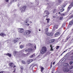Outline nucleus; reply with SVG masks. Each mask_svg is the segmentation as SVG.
I'll return each instance as SVG.
<instances>
[{"label": "nucleus", "instance_id": "obj_36", "mask_svg": "<svg viewBox=\"0 0 73 73\" xmlns=\"http://www.w3.org/2000/svg\"><path fill=\"white\" fill-rule=\"evenodd\" d=\"M73 64V62L72 61H71L70 62V65H72Z\"/></svg>", "mask_w": 73, "mask_h": 73}, {"label": "nucleus", "instance_id": "obj_10", "mask_svg": "<svg viewBox=\"0 0 73 73\" xmlns=\"http://www.w3.org/2000/svg\"><path fill=\"white\" fill-rule=\"evenodd\" d=\"M44 14H45H45L47 15H45L46 17V16H48V15H49V12H48V11H44Z\"/></svg>", "mask_w": 73, "mask_h": 73}, {"label": "nucleus", "instance_id": "obj_60", "mask_svg": "<svg viewBox=\"0 0 73 73\" xmlns=\"http://www.w3.org/2000/svg\"><path fill=\"white\" fill-rule=\"evenodd\" d=\"M30 23H32V22H31Z\"/></svg>", "mask_w": 73, "mask_h": 73}, {"label": "nucleus", "instance_id": "obj_63", "mask_svg": "<svg viewBox=\"0 0 73 73\" xmlns=\"http://www.w3.org/2000/svg\"><path fill=\"white\" fill-rule=\"evenodd\" d=\"M60 15H61V14H60Z\"/></svg>", "mask_w": 73, "mask_h": 73}, {"label": "nucleus", "instance_id": "obj_3", "mask_svg": "<svg viewBox=\"0 0 73 73\" xmlns=\"http://www.w3.org/2000/svg\"><path fill=\"white\" fill-rule=\"evenodd\" d=\"M25 52H34V49L32 48H29L28 49H26L25 50Z\"/></svg>", "mask_w": 73, "mask_h": 73}, {"label": "nucleus", "instance_id": "obj_53", "mask_svg": "<svg viewBox=\"0 0 73 73\" xmlns=\"http://www.w3.org/2000/svg\"><path fill=\"white\" fill-rule=\"evenodd\" d=\"M58 14H60V12H59L58 13Z\"/></svg>", "mask_w": 73, "mask_h": 73}, {"label": "nucleus", "instance_id": "obj_17", "mask_svg": "<svg viewBox=\"0 0 73 73\" xmlns=\"http://www.w3.org/2000/svg\"><path fill=\"white\" fill-rule=\"evenodd\" d=\"M31 47V48H33L34 46H33V45L32 44H31V43H29L28 44Z\"/></svg>", "mask_w": 73, "mask_h": 73}, {"label": "nucleus", "instance_id": "obj_25", "mask_svg": "<svg viewBox=\"0 0 73 73\" xmlns=\"http://www.w3.org/2000/svg\"><path fill=\"white\" fill-rule=\"evenodd\" d=\"M20 47L21 49H22L23 48H24V45H21L20 46Z\"/></svg>", "mask_w": 73, "mask_h": 73}, {"label": "nucleus", "instance_id": "obj_30", "mask_svg": "<svg viewBox=\"0 0 73 73\" xmlns=\"http://www.w3.org/2000/svg\"><path fill=\"white\" fill-rule=\"evenodd\" d=\"M66 5V4L65 5H63L62 6V7L63 8H64L65 7Z\"/></svg>", "mask_w": 73, "mask_h": 73}, {"label": "nucleus", "instance_id": "obj_64", "mask_svg": "<svg viewBox=\"0 0 73 73\" xmlns=\"http://www.w3.org/2000/svg\"><path fill=\"white\" fill-rule=\"evenodd\" d=\"M47 17H48V16H47Z\"/></svg>", "mask_w": 73, "mask_h": 73}, {"label": "nucleus", "instance_id": "obj_44", "mask_svg": "<svg viewBox=\"0 0 73 73\" xmlns=\"http://www.w3.org/2000/svg\"><path fill=\"white\" fill-rule=\"evenodd\" d=\"M55 64V62H54L53 63V65H54Z\"/></svg>", "mask_w": 73, "mask_h": 73}, {"label": "nucleus", "instance_id": "obj_14", "mask_svg": "<svg viewBox=\"0 0 73 73\" xmlns=\"http://www.w3.org/2000/svg\"><path fill=\"white\" fill-rule=\"evenodd\" d=\"M54 41H55V39H52L50 40L49 42H50V43H53V42H54Z\"/></svg>", "mask_w": 73, "mask_h": 73}, {"label": "nucleus", "instance_id": "obj_47", "mask_svg": "<svg viewBox=\"0 0 73 73\" xmlns=\"http://www.w3.org/2000/svg\"><path fill=\"white\" fill-rule=\"evenodd\" d=\"M16 67V66H14V67H13V68H15V67Z\"/></svg>", "mask_w": 73, "mask_h": 73}, {"label": "nucleus", "instance_id": "obj_55", "mask_svg": "<svg viewBox=\"0 0 73 73\" xmlns=\"http://www.w3.org/2000/svg\"><path fill=\"white\" fill-rule=\"evenodd\" d=\"M35 1L36 2V1H37V0H35Z\"/></svg>", "mask_w": 73, "mask_h": 73}, {"label": "nucleus", "instance_id": "obj_61", "mask_svg": "<svg viewBox=\"0 0 73 73\" xmlns=\"http://www.w3.org/2000/svg\"><path fill=\"white\" fill-rule=\"evenodd\" d=\"M51 67H52V65H51Z\"/></svg>", "mask_w": 73, "mask_h": 73}, {"label": "nucleus", "instance_id": "obj_33", "mask_svg": "<svg viewBox=\"0 0 73 73\" xmlns=\"http://www.w3.org/2000/svg\"><path fill=\"white\" fill-rule=\"evenodd\" d=\"M36 49V45H35L34 47V50H35Z\"/></svg>", "mask_w": 73, "mask_h": 73}, {"label": "nucleus", "instance_id": "obj_35", "mask_svg": "<svg viewBox=\"0 0 73 73\" xmlns=\"http://www.w3.org/2000/svg\"><path fill=\"white\" fill-rule=\"evenodd\" d=\"M22 62L23 64H25V62L24 61H22Z\"/></svg>", "mask_w": 73, "mask_h": 73}, {"label": "nucleus", "instance_id": "obj_27", "mask_svg": "<svg viewBox=\"0 0 73 73\" xmlns=\"http://www.w3.org/2000/svg\"><path fill=\"white\" fill-rule=\"evenodd\" d=\"M46 20H47V23H49V20H50V19H46Z\"/></svg>", "mask_w": 73, "mask_h": 73}, {"label": "nucleus", "instance_id": "obj_23", "mask_svg": "<svg viewBox=\"0 0 73 73\" xmlns=\"http://www.w3.org/2000/svg\"><path fill=\"white\" fill-rule=\"evenodd\" d=\"M40 69H41V72H42L43 71V70L44 69V67H41L40 68Z\"/></svg>", "mask_w": 73, "mask_h": 73}, {"label": "nucleus", "instance_id": "obj_20", "mask_svg": "<svg viewBox=\"0 0 73 73\" xmlns=\"http://www.w3.org/2000/svg\"><path fill=\"white\" fill-rule=\"evenodd\" d=\"M35 56V54H34L32 55H31L30 56V58H33V57H34Z\"/></svg>", "mask_w": 73, "mask_h": 73}, {"label": "nucleus", "instance_id": "obj_7", "mask_svg": "<svg viewBox=\"0 0 73 73\" xmlns=\"http://www.w3.org/2000/svg\"><path fill=\"white\" fill-rule=\"evenodd\" d=\"M69 71V69L68 68H64L63 69V72H68Z\"/></svg>", "mask_w": 73, "mask_h": 73}, {"label": "nucleus", "instance_id": "obj_19", "mask_svg": "<svg viewBox=\"0 0 73 73\" xmlns=\"http://www.w3.org/2000/svg\"><path fill=\"white\" fill-rule=\"evenodd\" d=\"M33 61V59H30L29 60H28L27 61V62H29V63H31V62H32Z\"/></svg>", "mask_w": 73, "mask_h": 73}, {"label": "nucleus", "instance_id": "obj_28", "mask_svg": "<svg viewBox=\"0 0 73 73\" xmlns=\"http://www.w3.org/2000/svg\"><path fill=\"white\" fill-rule=\"evenodd\" d=\"M21 69V70H23V69H24V68H23V67L22 66H21L20 67Z\"/></svg>", "mask_w": 73, "mask_h": 73}, {"label": "nucleus", "instance_id": "obj_41", "mask_svg": "<svg viewBox=\"0 0 73 73\" xmlns=\"http://www.w3.org/2000/svg\"><path fill=\"white\" fill-rule=\"evenodd\" d=\"M26 25H27V26H29V24H26Z\"/></svg>", "mask_w": 73, "mask_h": 73}, {"label": "nucleus", "instance_id": "obj_1", "mask_svg": "<svg viewBox=\"0 0 73 73\" xmlns=\"http://www.w3.org/2000/svg\"><path fill=\"white\" fill-rule=\"evenodd\" d=\"M46 51V48L45 46L43 47L40 50V53L41 54H44Z\"/></svg>", "mask_w": 73, "mask_h": 73}, {"label": "nucleus", "instance_id": "obj_32", "mask_svg": "<svg viewBox=\"0 0 73 73\" xmlns=\"http://www.w3.org/2000/svg\"><path fill=\"white\" fill-rule=\"evenodd\" d=\"M56 10L54 9L53 10V13H56Z\"/></svg>", "mask_w": 73, "mask_h": 73}, {"label": "nucleus", "instance_id": "obj_12", "mask_svg": "<svg viewBox=\"0 0 73 73\" xmlns=\"http://www.w3.org/2000/svg\"><path fill=\"white\" fill-rule=\"evenodd\" d=\"M19 40H20L19 38H17L16 39H15L13 40V41L15 43L16 42H17V41H19Z\"/></svg>", "mask_w": 73, "mask_h": 73}, {"label": "nucleus", "instance_id": "obj_26", "mask_svg": "<svg viewBox=\"0 0 73 73\" xmlns=\"http://www.w3.org/2000/svg\"><path fill=\"white\" fill-rule=\"evenodd\" d=\"M17 0H12L11 1V3H13V2H16Z\"/></svg>", "mask_w": 73, "mask_h": 73}, {"label": "nucleus", "instance_id": "obj_40", "mask_svg": "<svg viewBox=\"0 0 73 73\" xmlns=\"http://www.w3.org/2000/svg\"><path fill=\"white\" fill-rule=\"evenodd\" d=\"M73 71V70H70V73H72V72H72V71Z\"/></svg>", "mask_w": 73, "mask_h": 73}, {"label": "nucleus", "instance_id": "obj_48", "mask_svg": "<svg viewBox=\"0 0 73 73\" xmlns=\"http://www.w3.org/2000/svg\"><path fill=\"white\" fill-rule=\"evenodd\" d=\"M71 58L72 59H73V56H72Z\"/></svg>", "mask_w": 73, "mask_h": 73}, {"label": "nucleus", "instance_id": "obj_11", "mask_svg": "<svg viewBox=\"0 0 73 73\" xmlns=\"http://www.w3.org/2000/svg\"><path fill=\"white\" fill-rule=\"evenodd\" d=\"M60 33L59 32H58L55 33V37H58V36H60Z\"/></svg>", "mask_w": 73, "mask_h": 73}, {"label": "nucleus", "instance_id": "obj_46", "mask_svg": "<svg viewBox=\"0 0 73 73\" xmlns=\"http://www.w3.org/2000/svg\"><path fill=\"white\" fill-rule=\"evenodd\" d=\"M62 16H65V14H62Z\"/></svg>", "mask_w": 73, "mask_h": 73}, {"label": "nucleus", "instance_id": "obj_49", "mask_svg": "<svg viewBox=\"0 0 73 73\" xmlns=\"http://www.w3.org/2000/svg\"><path fill=\"white\" fill-rule=\"evenodd\" d=\"M64 64H67V65H68V63H64Z\"/></svg>", "mask_w": 73, "mask_h": 73}, {"label": "nucleus", "instance_id": "obj_21", "mask_svg": "<svg viewBox=\"0 0 73 73\" xmlns=\"http://www.w3.org/2000/svg\"><path fill=\"white\" fill-rule=\"evenodd\" d=\"M50 46L51 48V49L50 50V51H53V47H52V45H50Z\"/></svg>", "mask_w": 73, "mask_h": 73}, {"label": "nucleus", "instance_id": "obj_42", "mask_svg": "<svg viewBox=\"0 0 73 73\" xmlns=\"http://www.w3.org/2000/svg\"><path fill=\"white\" fill-rule=\"evenodd\" d=\"M0 73H3V71H1L0 72Z\"/></svg>", "mask_w": 73, "mask_h": 73}, {"label": "nucleus", "instance_id": "obj_62", "mask_svg": "<svg viewBox=\"0 0 73 73\" xmlns=\"http://www.w3.org/2000/svg\"><path fill=\"white\" fill-rule=\"evenodd\" d=\"M64 66H66V65H64Z\"/></svg>", "mask_w": 73, "mask_h": 73}, {"label": "nucleus", "instance_id": "obj_54", "mask_svg": "<svg viewBox=\"0 0 73 73\" xmlns=\"http://www.w3.org/2000/svg\"><path fill=\"white\" fill-rule=\"evenodd\" d=\"M63 53H62L61 54V55H62V54H63Z\"/></svg>", "mask_w": 73, "mask_h": 73}, {"label": "nucleus", "instance_id": "obj_5", "mask_svg": "<svg viewBox=\"0 0 73 73\" xmlns=\"http://www.w3.org/2000/svg\"><path fill=\"white\" fill-rule=\"evenodd\" d=\"M18 31L19 33H23L24 32V29L19 28L18 29Z\"/></svg>", "mask_w": 73, "mask_h": 73}, {"label": "nucleus", "instance_id": "obj_52", "mask_svg": "<svg viewBox=\"0 0 73 73\" xmlns=\"http://www.w3.org/2000/svg\"><path fill=\"white\" fill-rule=\"evenodd\" d=\"M39 31H41V30H40V29H39Z\"/></svg>", "mask_w": 73, "mask_h": 73}, {"label": "nucleus", "instance_id": "obj_34", "mask_svg": "<svg viewBox=\"0 0 73 73\" xmlns=\"http://www.w3.org/2000/svg\"><path fill=\"white\" fill-rule=\"evenodd\" d=\"M29 21V20H26L25 21V23H28V22Z\"/></svg>", "mask_w": 73, "mask_h": 73}, {"label": "nucleus", "instance_id": "obj_29", "mask_svg": "<svg viewBox=\"0 0 73 73\" xmlns=\"http://www.w3.org/2000/svg\"><path fill=\"white\" fill-rule=\"evenodd\" d=\"M64 11V9H62L60 10V12H62Z\"/></svg>", "mask_w": 73, "mask_h": 73}, {"label": "nucleus", "instance_id": "obj_31", "mask_svg": "<svg viewBox=\"0 0 73 73\" xmlns=\"http://www.w3.org/2000/svg\"><path fill=\"white\" fill-rule=\"evenodd\" d=\"M63 19V18L62 17H60V18H59L60 20H62V19Z\"/></svg>", "mask_w": 73, "mask_h": 73}, {"label": "nucleus", "instance_id": "obj_58", "mask_svg": "<svg viewBox=\"0 0 73 73\" xmlns=\"http://www.w3.org/2000/svg\"><path fill=\"white\" fill-rule=\"evenodd\" d=\"M18 7H19V5H18Z\"/></svg>", "mask_w": 73, "mask_h": 73}, {"label": "nucleus", "instance_id": "obj_37", "mask_svg": "<svg viewBox=\"0 0 73 73\" xmlns=\"http://www.w3.org/2000/svg\"><path fill=\"white\" fill-rule=\"evenodd\" d=\"M59 46H57L56 48V49H58V48H59Z\"/></svg>", "mask_w": 73, "mask_h": 73}, {"label": "nucleus", "instance_id": "obj_50", "mask_svg": "<svg viewBox=\"0 0 73 73\" xmlns=\"http://www.w3.org/2000/svg\"><path fill=\"white\" fill-rule=\"evenodd\" d=\"M37 5H38V4H39V3H38V2H37Z\"/></svg>", "mask_w": 73, "mask_h": 73}, {"label": "nucleus", "instance_id": "obj_22", "mask_svg": "<svg viewBox=\"0 0 73 73\" xmlns=\"http://www.w3.org/2000/svg\"><path fill=\"white\" fill-rule=\"evenodd\" d=\"M7 56H8L9 57H11L12 56L11 54L9 53H7L6 54Z\"/></svg>", "mask_w": 73, "mask_h": 73}, {"label": "nucleus", "instance_id": "obj_8", "mask_svg": "<svg viewBox=\"0 0 73 73\" xmlns=\"http://www.w3.org/2000/svg\"><path fill=\"white\" fill-rule=\"evenodd\" d=\"M73 6V3H72L68 7V10L70 9Z\"/></svg>", "mask_w": 73, "mask_h": 73}, {"label": "nucleus", "instance_id": "obj_51", "mask_svg": "<svg viewBox=\"0 0 73 73\" xmlns=\"http://www.w3.org/2000/svg\"><path fill=\"white\" fill-rule=\"evenodd\" d=\"M21 42H19V44H21Z\"/></svg>", "mask_w": 73, "mask_h": 73}, {"label": "nucleus", "instance_id": "obj_9", "mask_svg": "<svg viewBox=\"0 0 73 73\" xmlns=\"http://www.w3.org/2000/svg\"><path fill=\"white\" fill-rule=\"evenodd\" d=\"M46 35L47 36H50V37L52 36H53V33H46Z\"/></svg>", "mask_w": 73, "mask_h": 73}, {"label": "nucleus", "instance_id": "obj_6", "mask_svg": "<svg viewBox=\"0 0 73 73\" xmlns=\"http://www.w3.org/2000/svg\"><path fill=\"white\" fill-rule=\"evenodd\" d=\"M73 24V19L69 23V25L68 26V28H70L71 26L72 25V24Z\"/></svg>", "mask_w": 73, "mask_h": 73}, {"label": "nucleus", "instance_id": "obj_2", "mask_svg": "<svg viewBox=\"0 0 73 73\" xmlns=\"http://www.w3.org/2000/svg\"><path fill=\"white\" fill-rule=\"evenodd\" d=\"M31 32L30 31H25V32L23 34L24 36H27L28 35H29Z\"/></svg>", "mask_w": 73, "mask_h": 73}, {"label": "nucleus", "instance_id": "obj_15", "mask_svg": "<svg viewBox=\"0 0 73 73\" xmlns=\"http://www.w3.org/2000/svg\"><path fill=\"white\" fill-rule=\"evenodd\" d=\"M58 26L57 25H55L54 26V27L53 28V31H54V29H57V28H58Z\"/></svg>", "mask_w": 73, "mask_h": 73}, {"label": "nucleus", "instance_id": "obj_39", "mask_svg": "<svg viewBox=\"0 0 73 73\" xmlns=\"http://www.w3.org/2000/svg\"><path fill=\"white\" fill-rule=\"evenodd\" d=\"M46 31H48V28H46Z\"/></svg>", "mask_w": 73, "mask_h": 73}, {"label": "nucleus", "instance_id": "obj_18", "mask_svg": "<svg viewBox=\"0 0 73 73\" xmlns=\"http://www.w3.org/2000/svg\"><path fill=\"white\" fill-rule=\"evenodd\" d=\"M0 36H2V37H4V36H6V35L4 34L3 33H1L0 34Z\"/></svg>", "mask_w": 73, "mask_h": 73}, {"label": "nucleus", "instance_id": "obj_45", "mask_svg": "<svg viewBox=\"0 0 73 73\" xmlns=\"http://www.w3.org/2000/svg\"><path fill=\"white\" fill-rule=\"evenodd\" d=\"M65 52H66V51H64L62 52V53H65Z\"/></svg>", "mask_w": 73, "mask_h": 73}, {"label": "nucleus", "instance_id": "obj_59", "mask_svg": "<svg viewBox=\"0 0 73 73\" xmlns=\"http://www.w3.org/2000/svg\"><path fill=\"white\" fill-rule=\"evenodd\" d=\"M48 4H49V3H47V5H48Z\"/></svg>", "mask_w": 73, "mask_h": 73}, {"label": "nucleus", "instance_id": "obj_4", "mask_svg": "<svg viewBox=\"0 0 73 73\" xmlns=\"http://www.w3.org/2000/svg\"><path fill=\"white\" fill-rule=\"evenodd\" d=\"M26 8H27V6H24L23 7H22L21 9V12H24L25 9H26Z\"/></svg>", "mask_w": 73, "mask_h": 73}, {"label": "nucleus", "instance_id": "obj_13", "mask_svg": "<svg viewBox=\"0 0 73 73\" xmlns=\"http://www.w3.org/2000/svg\"><path fill=\"white\" fill-rule=\"evenodd\" d=\"M9 65L11 68H12V67H13V66L14 65V64L13 63H10L9 64Z\"/></svg>", "mask_w": 73, "mask_h": 73}, {"label": "nucleus", "instance_id": "obj_16", "mask_svg": "<svg viewBox=\"0 0 73 73\" xmlns=\"http://www.w3.org/2000/svg\"><path fill=\"white\" fill-rule=\"evenodd\" d=\"M17 52L16 51H15L14 52H13V54H14V55L15 56H16V54H17Z\"/></svg>", "mask_w": 73, "mask_h": 73}, {"label": "nucleus", "instance_id": "obj_57", "mask_svg": "<svg viewBox=\"0 0 73 73\" xmlns=\"http://www.w3.org/2000/svg\"><path fill=\"white\" fill-rule=\"evenodd\" d=\"M53 17H54V16H53Z\"/></svg>", "mask_w": 73, "mask_h": 73}, {"label": "nucleus", "instance_id": "obj_24", "mask_svg": "<svg viewBox=\"0 0 73 73\" xmlns=\"http://www.w3.org/2000/svg\"><path fill=\"white\" fill-rule=\"evenodd\" d=\"M73 15H71L69 17V19H71L73 18Z\"/></svg>", "mask_w": 73, "mask_h": 73}, {"label": "nucleus", "instance_id": "obj_56", "mask_svg": "<svg viewBox=\"0 0 73 73\" xmlns=\"http://www.w3.org/2000/svg\"><path fill=\"white\" fill-rule=\"evenodd\" d=\"M15 72V70H14L13 72Z\"/></svg>", "mask_w": 73, "mask_h": 73}, {"label": "nucleus", "instance_id": "obj_38", "mask_svg": "<svg viewBox=\"0 0 73 73\" xmlns=\"http://www.w3.org/2000/svg\"><path fill=\"white\" fill-rule=\"evenodd\" d=\"M5 1L8 2V1H9V0H5Z\"/></svg>", "mask_w": 73, "mask_h": 73}, {"label": "nucleus", "instance_id": "obj_43", "mask_svg": "<svg viewBox=\"0 0 73 73\" xmlns=\"http://www.w3.org/2000/svg\"><path fill=\"white\" fill-rule=\"evenodd\" d=\"M59 3H61L62 2V0H61V1H59Z\"/></svg>", "mask_w": 73, "mask_h": 73}]
</instances>
